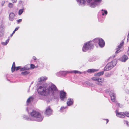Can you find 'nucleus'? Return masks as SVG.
Segmentation results:
<instances>
[{"mask_svg": "<svg viewBox=\"0 0 129 129\" xmlns=\"http://www.w3.org/2000/svg\"><path fill=\"white\" fill-rule=\"evenodd\" d=\"M30 92V89H29L28 90V92Z\"/></svg>", "mask_w": 129, "mask_h": 129, "instance_id": "49530a36", "label": "nucleus"}, {"mask_svg": "<svg viewBox=\"0 0 129 129\" xmlns=\"http://www.w3.org/2000/svg\"><path fill=\"white\" fill-rule=\"evenodd\" d=\"M115 57V56H114V57Z\"/></svg>", "mask_w": 129, "mask_h": 129, "instance_id": "3c124183", "label": "nucleus"}, {"mask_svg": "<svg viewBox=\"0 0 129 129\" xmlns=\"http://www.w3.org/2000/svg\"><path fill=\"white\" fill-rule=\"evenodd\" d=\"M117 63V61L116 60H114L108 63L106 66L104 68V70L105 71H108L112 68L115 66Z\"/></svg>", "mask_w": 129, "mask_h": 129, "instance_id": "20e7f679", "label": "nucleus"}, {"mask_svg": "<svg viewBox=\"0 0 129 129\" xmlns=\"http://www.w3.org/2000/svg\"><path fill=\"white\" fill-rule=\"evenodd\" d=\"M77 1L80 5H84L86 3L85 0H77Z\"/></svg>", "mask_w": 129, "mask_h": 129, "instance_id": "4468645a", "label": "nucleus"}, {"mask_svg": "<svg viewBox=\"0 0 129 129\" xmlns=\"http://www.w3.org/2000/svg\"><path fill=\"white\" fill-rule=\"evenodd\" d=\"M48 79L47 77L45 76H42L38 79V81L39 82H41L42 81H45Z\"/></svg>", "mask_w": 129, "mask_h": 129, "instance_id": "f8f14e48", "label": "nucleus"}, {"mask_svg": "<svg viewBox=\"0 0 129 129\" xmlns=\"http://www.w3.org/2000/svg\"><path fill=\"white\" fill-rule=\"evenodd\" d=\"M110 75L108 73H106L105 74V76L107 77H109Z\"/></svg>", "mask_w": 129, "mask_h": 129, "instance_id": "72a5a7b5", "label": "nucleus"}, {"mask_svg": "<svg viewBox=\"0 0 129 129\" xmlns=\"http://www.w3.org/2000/svg\"><path fill=\"white\" fill-rule=\"evenodd\" d=\"M102 0H93V3L91 4V7L94 8L98 5L99 4Z\"/></svg>", "mask_w": 129, "mask_h": 129, "instance_id": "423d86ee", "label": "nucleus"}, {"mask_svg": "<svg viewBox=\"0 0 129 129\" xmlns=\"http://www.w3.org/2000/svg\"><path fill=\"white\" fill-rule=\"evenodd\" d=\"M67 107H61L60 109V111L61 112H63L64 111V110Z\"/></svg>", "mask_w": 129, "mask_h": 129, "instance_id": "2f4dec72", "label": "nucleus"}, {"mask_svg": "<svg viewBox=\"0 0 129 129\" xmlns=\"http://www.w3.org/2000/svg\"><path fill=\"white\" fill-rule=\"evenodd\" d=\"M15 68V63L14 62H13L11 68V70L12 72L14 71Z\"/></svg>", "mask_w": 129, "mask_h": 129, "instance_id": "393cba45", "label": "nucleus"}, {"mask_svg": "<svg viewBox=\"0 0 129 129\" xmlns=\"http://www.w3.org/2000/svg\"><path fill=\"white\" fill-rule=\"evenodd\" d=\"M109 95L111 98V101L113 102H115V94L114 93V91H111Z\"/></svg>", "mask_w": 129, "mask_h": 129, "instance_id": "0eeeda50", "label": "nucleus"}, {"mask_svg": "<svg viewBox=\"0 0 129 129\" xmlns=\"http://www.w3.org/2000/svg\"><path fill=\"white\" fill-rule=\"evenodd\" d=\"M86 1L89 4L90 7H91V4L93 3V0H86Z\"/></svg>", "mask_w": 129, "mask_h": 129, "instance_id": "a878e982", "label": "nucleus"}, {"mask_svg": "<svg viewBox=\"0 0 129 129\" xmlns=\"http://www.w3.org/2000/svg\"><path fill=\"white\" fill-rule=\"evenodd\" d=\"M30 68L32 69H33L35 68V66L33 64H31L30 66Z\"/></svg>", "mask_w": 129, "mask_h": 129, "instance_id": "f704fd0d", "label": "nucleus"}, {"mask_svg": "<svg viewBox=\"0 0 129 129\" xmlns=\"http://www.w3.org/2000/svg\"><path fill=\"white\" fill-rule=\"evenodd\" d=\"M128 58L127 56L124 55L120 59V61L122 62H125Z\"/></svg>", "mask_w": 129, "mask_h": 129, "instance_id": "2eb2a0df", "label": "nucleus"}, {"mask_svg": "<svg viewBox=\"0 0 129 129\" xmlns=\"http://www.w3.org/2000/svg\"><path fill=\"white\" fill-rule=\"evenodd\" d=\"M9 41V39H8L5 42H2L1 43L3 45H6L8 43Z\"/></svg>", "mask_w": 129, "mask_h": 129, "instance_id": "cd10ccee", "label": "nucleus"}, {"mask_svg": "<svg viewBox=\"0 0 129 129\" xmlns=\"http://www.w3.org/2000/svg\"><path fill=\"white\" fill-rule=\"evenodd\" d=\"M18 23H19L20 22H21L22 21V19H19L17 20Z\"/></svg>", "mask_w": 129, "mask_h": 129, "instance_id": "c9c22d12", "label": "nucleus"}, {"mask_svg": "<svg viewBox=\"0 0 129 129\" xmlns=\"http://www.w3.org/2000/svg\"><path fill=\"white\" fill-rule=\"evenodd\" d=\"M30 73L29 71H24L22 72H21V74L23 75H25L27 74Z\"/></svg>", "mask_w": 129, "mask_h": 129, "instance_id": "5701e85b", "label": "nucleus"}, {"mask_svg": "<svg viewBox=\"0 0 129 129\" xmlns=\"http://www.w3.org/2000/svg\"><path fill=\"white\" fill-rule=\"evenodd\" d=\"M98 71V70L92 69H89L87 70V72L90 73H92Z\"/></svg>", "mask_w": 129, "mask_h": 129, "instance_id": "f3484780", "label": "nucleus"}, {"mask_svg": "<svg viewBox=\"0 0 129 129\" xmlns=\"http://www.w3.org/2000/svg\"><path fill=\"white\" fill-rule=\"evenodd\" d=\"M126 92L127 93H129V90L128 89H126L125 90Z\"/></svg>", "mask_w": 129, "mask_h": 129, "instance_id": "ea45409f", "label": "nucleus"}, {"mask_svg": "<svg viewBox=\"0 0 129 129\" xmlns=\"http://www.w3.org/2000/svg\"><path fill=\"white\" fill-rule=\"evenodd\" d=\"M106 122H107L106 124H107L109 120L107 119H106Z\"/></svg>", "mask_w": 129, "mask_h": 129, "instance_id": "a18cd8bd", "label": "nucleus"}, {"mask_svg": "<svg viewBox=\"0 0 129 129\" xmlns=\"http://www.w3.org/2000/svg\"><path fill=\"white\" fill-rule=\"evenodd\" d=\"M12 2L13 3H16L17 1V0H11Z\"/></svg>", "mask_w": 129, "mask_h": 129, "instance_id": "e433bc0d", "label": "nucleus"}, {"mask_svg": "<svg viewBox=\"0 0 129 129\" xmlns=\"http://www.w3.org/2000/svg\"><path fill=\"white\" fill-rule=\"evenodd\" d=\"M30 69V66L29 65H28L27 66L26 65L25 66V67L21 68V70H28L29 69Z\"/></svg>", "mask_w": 129, "mask_h": 129, "instance_id": "412c9836", "label": "nucleus"}, {"mask_svg": "<svg viewBox=\"0 0 129 129\" xmlns=\"http://www.w3.org/2000/svg\"><path fill=\"white\" fill-rule=\"evenodd\" d=\"M116 116L120 118H123L125 117L124 115V113L118 112L117 110L116 111Z\"/></svg>", "mask_w": 129, "mask_h": 129, "instance_id": "1a4fd4ad", "label": "nucleus"}, {"mask_svg": "<svg viewBox=\"0 0 129 129\" xmlns=\"http://www.w3.org/2000/svg\"><path fill=\"white\" fill-rule=\"evenodd\" d=\"M66 93L65 92L62 91H61L60 96L61 100H64L66 99Z\"/></svg>", "mask_w": 129, "mask_h": 129, "instance_id": "9d476101", "label": "nucleus"}, {"mask_svg": "<svg viewBox=\"0 0 129 129\" xmlns=\"http://www.w3.org/2000/svg\"><path fill=\"white\" fill-rule=\"evenodd\" d=\"M30 114L31 116L33 118V119H31L25 115L23 116V118L24 119L28 120L36 121L38 122L41 121L43 119V117L41 115L39 112L35 111L33 110L30 113Z\"/></svg>", "mask_w": 129, "mask_h": 129, "instance_id": "7ed1b4c3", "label": "nucleus"}, {"mask_svg": "<svg viewBox=\"0 0 129 129\" xmlns=\"http://www.w3.org/2000/svg\"><path fill=\"white\" fill-rule=\"evenodd\" d=\"M73 99H71L70 98H69L67 102V105L68 106H70L73 104Z\"/></svg>", "mask_w": 129, "mask_h": 129, "instance_id": "dca6fc26", "label": "nucleus"}, {"mask_svg": "<svg viewBox=\"0 0 129 129\" xmlns=\"http://www.w3.org/2000/svg\"><path fill=\"white\" fill-rule=\"evenodd\" d=\"M34 99V98L32 97H29L27 101V102L29 103L32 102Z\"/></svg>", "mask_w": 129, "mask_h": 129, "instance_id": "aec40b11", "label": "nucleus"}, {"mask_svg": "<svg viewBox=\"0 0 129 129\" xmlns=\"http://www.w3.org/2000/svg\"><path fill=\"white\" fill-rule=\"evenodd\" d=\"M22 68H21V67L20 66L17 67H15V70H17L19 69H21V70Z\"/></svg>", "mask_w": 129, "mask_h": 129, "instance_id": "473e14b6", "label": "nucleus"}, {"mask_svg": "<svg viewBox=\"0 0 129 129\" xmlns=\"http://www.w3.org/2000/svg\"><path fill=\"white\" fill-rule=\"evenodd\" d=\"M24 10V8L23 7L22 9H20L18 12V14L19 15H20L23 12Z\"/></svg>", "mask_w": 129, "mask_h": 129, "instance_id": "4be33fe9", "label": "nucleus"}, {"mask_svg": "<svg viewBox=\"0 0 129 129\" xmlns=\"http://www.w3.org/2000/svg\"><path fill=\"white\" fill-rule=\"evenodd\" d=\"M110 90L109 89H107L106 90V93H108L109 91Z\"/></svg>", "mask_w": 129, "mask_h": 129, "instance_id": "58836bf2", "label": "nucleus"}, {"mask_svg": "<svg viewBox=\"0 0 129 129\" xmlns=\"http://www.w3.org/2000/svg\"><path fill=\"white\" fill-rule=\"evenodd\" d=\"M19 27H17L14 30L15 31H17V30H18L19 29Z\"/></svg>", "mask_w": 129, "mask_h": 129, "instance_id": "a19ab883", "label": "nucleus"}, {"mask_svg": "<svg viewBox=\"0 0 129 129\" xmlns=\"http://www.w3.org/2000/svg\"><path fill=\"white\" fill-rule=\"evenodd\" d=\"M73 73L75 74L78 73L79 74H82V73L79 71L77 70H73V71H70V73Z\"/></svg>", "mask_w": 129, "mask_h": 129, "instance_id": "6ab92c4d", "label": "nucleus"}, {"mask_svg": "<svg viewBox=\"0 0 129 129\" xmlns=\"http://www.w3.org/2000/svg\"><path fill=\"white\" fill-rule=\"evenodd\" d=\"M124 115L125 116V115L127 117H129V113L128 112H125L124 113Z\"/></svg>", "mask_w": 129, "mask_h": 129, "instance_id": "7c9ffc66", "label": "nucleus"}, {"mask_svg": "<svg viewBox=\"0 0 129 129\" xmlns=\"http://www.w3.org/2000/svg\"><path fill=\"white\" fill-rule=\"evenodd\" d=\"M116 105L119 106L120 107H121L120 106V104L119 103H116Z\"/></svg>", "mask_w": 129, "mask_h": 129, "instance_id": "37998d69", "label": "nucleus"}, {"mask_svg": "<svg viewBox=\"0 0 129 129\" xmlns=\"http://www.w3.org/2000/svg\"><path fill=\"white\" fill-rule=\"evenodd\" d=\"M13 34L12 33V34H11V37H12V36Z\"/></svg>", "mask_w": 129, "mask_h": 129, "instance_id": "09e8293b", "label": "nucleus"}, {"mask_svg": "<svg viewBox=\"0 0 129 129\" xmlns=\"http://www.w3.org/2000/svg\"><path fill=\"white\" fill-rule=\"evenodd\" d=\"M101 12L102 13V15H104V14L107 15V12L106 10H104L103 9L102 10Z\"/></svg>", "mask_w": 129, "mask_h": 129, "instance_id": "bb28decb", "label": "nucleus"}, {"mask_svg": "<svg viewBox=\"0 0 129 129\" xmlns=\"http://www.w3.org/2000/svg\"><path fill=\"white\" fill-rule=\"evenodd\" d=\"M15 30H14V31L12 33L13 34H14L15 33Z\"/></svg>", "mask_w": 129, "mask_h": 129, "instance_id": "de8ad7c7", "label": "nucleus"}, {"mask_svg": "<svg viewBox=\"0 0 129 129\" xmlns=\"http://www.w3.org/2000/svg\"><path fill=\"white\" fill-rule=\"evenodd\" d=\"M123 43L124 42H123L122 43H121V44H120V45H119L118 46V48L117 49V50L116 52H115V53L116 54L120 52V48H121V47L123 45Z\"/></svg>", "mask_w": 129, "mask_h": 129, "instance_id": "a211bd4d", "label": "nucleus"}, {"mask_svg": "<svg viewBox=\"0 0 129 129\" xmlns=\"http://www.w3.org/2000/svg\"><path fill=\"white\" fill-rule=\"evenodd\" d=\"M69 73H70V71H60L59 72L56 73V75L57 76H59L61 75H64Z\"/></svg>", "mask_w": 129, "mask_h": 129, "instance_id": "6e6552de", "label": "nucleus"}, {"mask_svg": "<svg viewBox=\"0 0 129 129\" xmlns=\"http://www.w3.org/2000/svg\"><path fill=\"white\" fill-rule=\"evenodd\" d=\"M57 91L56 86L53 84L49 85L46 84L40 86L37 90L38 93L43 96L53 95L57 93Z\"/></svg>", "mask_w": 129, "mask_h": 129, "instance_id": "f257e3e1", "label": "nucleus"}, {"mask_svg": "<svg viewBox=\"0 0 129 129\" xmlns=\"http://www.w3.org/2000/svg\"><path fill=\"white\" fill-rule=\"evenodd\" d=\"M22 2V1H19V4H21Z\"/></svg>", "mask_w": 129, "mask_h": 129, "instance_id": "c03bdc74", "label": "nucleus"}, {"mask_svg": "<svg viewBox=\"0 0 129 129\" xmlns=\"http://www.w3.org/2000/svg\"><path fill=\"white\" fill-rule=\"evenodd\" d=\"M104 73V72L102 71L97 73L95 74V75L96 76H100L103 74Z\"/></svg>", "mask_w": 129, "mask_h": 129, "instance_id": "b1692460", "label": "nucleus"}, {"mask_svg": "<svg viewBox=\"0 0 129 129\" xmlns=\"http://www.w3.org/2000/svg\"><path fill=\"white\" fill-rule=\"evenodd\" d=\"M93 42L98 43L101 47H104L105 45L104 41L103 39L101 38H96L94 39L93 41H89L84 43L82 48V51L83 52H86L89 50L92 49L94 47Z\"/></svg>", "mask_w": 129, "mask_h": 129, "instance_id": "f03ea898", "label": "nucleus"}, {"mask_svg": "<svg viewBox=\"0 0 129 129\" xmlns=\"http://www.w3.org/2000/svg\"><path fill=\"white\" fill-rule=\"evenodd\" d=\"M123 122L125 125H126L128 126H129V122L126 120H124Z\"/></svg>", "mask_w": 129, "mask_h": 129, "instance_id": "c85d7f7f", "label": "nucleus"}, {"mask_svg": "<svg viewBox=\"0 0 129 129\" xmlns=\"http://www.w3.org/2000/svg\"><path fill=\"white\" fill-rule=\"evenodd\" d=\"M13 4L11 3H9L8 4V6L9 8H12L13 7Z\"/></svg>", "mask_w": 129, "mask_h": 129, "instance_id": "c756f323", "label": "nucleus"}, {"mask_svg": "<svg viewBox=\"0 0 129 129\" xmlns=\"http://www.w3.org/2000/svg\"><path fill=\"white\" fill-rule=\"evenodd\" d=\"M33 59H34V60H36L37 59L36 57L34 56H33Z\"/></svg>", "mask_w": 129, "mask_h": 129, "instance_id": "79ce46f5", "label": "nucleus"}, {"mask_svg": "<svg viewBox=\"0 0 129 129\" xmlns=\"http://www.w3.org/2000/svg\"><path fill=\"white\" fill-rule=\"evenodd\" d=\"M92 80L94 81H96L98 82L96 84L102 86V83L104 82V79L103 78L100 77L97 78L94 77L92 78Z\"/></svg>", "mask_w": 129, "mask_h": 129, "instance_id": "39448f33", "label": "nucleus"}, {"mask_svg": "<svg viewBox=\"0 0 129 129\" xmlns=\"http://www.w3.org/2000/svg\"><path fill=\"white\" fill-rule=\"evenodd\" d=\"M15 15L14 13L13 12L10 13L9 15V19L11 21H12L14 19Z\"/></svg>", "mask_w": 129, "mask_h": 129, "instance_id": "ddd939ff", "label": "nucleus"}, {"mask_svg": "<svg viewBox=\"0 0 129 129\" xmlns=\"http://www.w3.org/2000/svg\"><path fill=\"white\" fill-rule=\"evenodd\" d=\"M5 2L4 1H3L2 2L1 5L2 6H3L5 3Z\"/></svg>", "mask_w": 129, "mask_h": 129, "instance_id": "4c0bfd02", "label": "nucleus"}, {"mask_svg": "<svg viewBox=\"0 0 129 129\" xmlns=\"http://www.w3.org/2000/svg\"><path fill=\"white\" fill-rule=\"evenodd\" d=\"M52 111L49 107H48L46 109L45 113L47 115H50L52 114Z\"/></svg>", "mask_w": 129, "mask_h": 129, "instance_id": "9b49d317", "label": "nucleus"}, {"mask_svg": "<svg viewBox=\"0 0 129 129\" xmlns=\"http://www.w3.org/2000/svg\"><path fill=\"white\" fill-rule=\"evenodd\" d=\"M26 110H27V111H28V112H29V111L28 110V109L27 108L26 109Z\"/></svg>", "mask_w": 129, "mask_h": 129, "instance_id": "8fccbe9b", "label": "nucleus"}]
</instances>
